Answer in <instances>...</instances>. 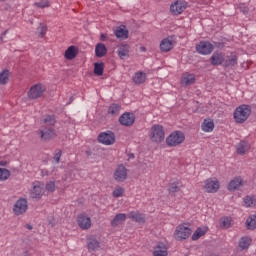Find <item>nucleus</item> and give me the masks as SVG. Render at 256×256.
I'll list each match as a JSON object with an SVG mask.
<instances>
[{
  "instance_id": "a211bd4d",
  "label": "nucleus",
  "mask_w": 256,
  "mask_h": 256,
  "mask_svg": "<svg viewBox=\"0 0 256 256\" xmlns=\"http://www.w3.org/2000/svg\"><path fill=\"white\" fill-rule=\"evenodd\" d=\"M173 47H174L173 38H171V37L164 38L160 42V51L162 53H169V51H171V49H173Z\"/></svg>"
},
{
  "instance_id": "09e8293b",
  "label": "nucleus",
  "mask_w": 256,
  "mask_h": 256,
  "mask_svg": "<svg viewBox=\"0 0 256 256\" xmlns=\"http://www.w3.org/2000/svg\"><path fill=\"white\" fill-rule=\"evenodd\" d=\"M9 161L4 158H0V167H7Z\"/></svg>"
},
{
  "instance_id": "49530a36",
  "label": "nucleus",
  "mask_w": 256,
  "mask_h": 256,
  "mask_svg": "<svg viewBox=\"0 0 256 256\" xmlns=\"http://www.w3.org/2000/svg\"><path fill=\"white\" fill-rule=\"evenodd\" d=\"M63 153L61 152V150H56L55 154H54V161L55 163H59L61 161V155Z\"/></svg>"
},
{
  "instance_id": "1a4fd4ad",
  "label": "nucleus",
  "mask_w": 256,
  "mask_h": 256,
  "mask_svg": "<svg viewBox=\"0 0 256 256\" xmlns=\"http://www.w3.org/2000/svg\"><path fill=\"white\" fill-rule=\"evenodd\" d=\"M127 175V168L123 164H120L115 169L113 177L117 183H123V181L127 180Z\"/></svg>"
},
{
  "instance_id": "e433bc0d",
  "label": "nucleus",
  "mask_w": 256,
  "mask_h": 256,
  "mask_svg": "<svg viewBox=\"0 0 256 256\" xmlns=\"http://www.w3.org/2000/svg\"><path fill=\"white\" fill-rule=\"evenodd\" d=\"M9 83V70L0 72V85H7Z\"/></svg>"
},
{
  "instance_id": "c85d7f7f",
  "label": "nucleus",
  "mask_w": 256,
  "mask_h": 256,
  "mask_svg": "<svg viewBox=\"0 0 256 256\" xmlns=\"http://www.w3.org/2000/svg\"><path fill=\"white\" fill-rule=\"evenodd\" d=\"M225 56L222 53L215 52L211 57L212 65H223Z\"/></svg>"
},
{
  "instance_id": "39448f33",
  "label": "nucleus",
  "mask_w": 256,
  "mask_h": 256,
  "mask_svg": "<svg viewBox=\"0 0 256 256\" xmlns=\"http://www.w3.org/2000/svg\"><path fill=\"white\" fill-rule=\"evenodd\" d=\"M191 233V228L187 227L185 224H180L174 231V239H176V241H185V239L191 237Z\"/></svg>"
},
{
  "instance_id": "a18cd8bd",
  "label": "nucleus",
  "mask_w": 256,
  "mask_h": 256,
  "mask_svg": "<svg viewBox=\"0 0 256 256\" xmlns=\"http://www.w3.org/2000/svg\"><path fill=\"white\" fill-rule=\"evenodd\" d=\"M55 189H57V186L55 185V181H49L47 184H46V190L49 192V193H53L55 191Z\"/></svg>"
},
{
  "instance_id": "f257e3e1",
  "label": "nucleus",
  "mask_w": 256,
  "mask_h": 256,
  "mask_svg": "<svg viewBox=\"0 0 256 256\" xmlns=\"http://www.w3.org/2000/svg\"><path fill=\"white\" fill-rule=\"evenodd\" d=\"M251 115V107L249 105H240L234 111V120L236 123H245Z\"/></svg>"
},
{
  "instance_id": "412c9836",
  "label": "nucleus",
  "mask_w": 256,
  "mask_h": 256,
  "mask_svg": "<svg viewBox=\"0 0 256 256\" xmlns=\"http://www.w3.org/2000/svg\"><path fill=\"white\" fill-rule=\"evenodd\" d=\"M243 187V178L235 177L228 184V191H237V189H241Z\"/></svg>"
},
{
  "instance_id": "72a5a7b5",
  "label": "nucleus",
  "mask_w": 256,
  "mask_h": 256,
  "mask_svg": "<svg viewBox=\"0 0 256 256\" xmlns=\"http://www.w3.org/2000/svg\"><path fill=\"white\" fill-rule=\"evenodd\" d=\"M103 71H105V64L103 62L94 64V74L101 77L103 75Z\"/></svg>"
},
{
  "instance_id": "f704fd0d",
  "label": "nucleus",
  "mask_w": 256,
  "mask_h": 256,
  "mask_svg": "<svg viewBox=\"0 0 256 256\" xmlns=\"http://www.w3.org/2000/svg\"><path fill=\"white\" fill-rule=\"evenodd\" d=\"M247 229H256V215H250L246 220Z\"/></svg>"
},
{
  "instance_id": "a878e982",
  "label": "nucleus",
  "mask_w": 256,
  "mask_h": 256,
  "mask_svg": "<svg viewBox=\"0 0 256 256\" xmlns=\"http://www.w3.org/2000/svg\"><path fill=\"white\" fill-rule=\"evenodd\" d=\"M79 53V49H77L76 46H70L65 51L64 57L68 61H72V59H75Z\"/></svg>"
},
{
  "instance_id": "3c124183",
  "label": "nucleus",
  "mask_w": 256,
  "mask_h": 256,
  "mask_svg": "<svg viewBox=\"0 0 256 256\" xmlns=\"http://www.w3.org/2000/svg\"><path fill=\"white\" fill-rule=\"evenodd\" d=\"M41 173L43 177H47L49 175V171L47 170H42Z\"/></svg>"
},
{
  "instance_id": "f3484780",
  "label": "nucleus",
  "mask_w": 256,
  "mask_h": 256,
  "mask_svg": "<svg viewBox=\"0 0 256 256\" xmlns=\"http://www.w3.org/2000/svg\"><path fill=\"white\" fill-rule=\"evenodd\" d=\"M40 137L44 141H49V139H55L57 137V132L53 128H44L40 130Z\"/></svg>"
},
{
  "instance_id": "bb28decb",
  "label": "nucleus",
  "mask_w": 256,
  "mask_h": 256,
  "mask_svg": "<svg viewBox=\"0 0 256 256\" xmlns=\"http://www.w3.org/2000/svg\"><path fill=\"white\" fill-rule=\"evenodd\" d=\"M250 149H251V145L245 141H241L236 146V151H237L238 155H245V153H249Z\"/></svg>"
},
{
  "instance_id": "c756f323",
  "label": "nucleus",
  "mask_w": 256,
  "mask_h": 256,
  "mask_svg": "<svg viewBox=\"0 0 256 256\" xmlns=\"http://www.w3.org/2000/svg\"><path fill=\"white\" fill-rule=\"evenodd\" d=\"M129 45L122 44L118 47L117 54L120 57V59H125V57L129 56Z\"/></svg>"
},
{
  "instance_id": "f8f14e48",
  "label": "nucleus",
  "mask_w": 256,
  "mask_h": 256,
  "mask_svg": "<svg viewBox=\"0 0 256 256\" xmlns=\"http://www.w3.org/2000/svg\"><path fill=\"white\" fill-rule=\"evenodd\" d=\"M28 209L27 200L21 198L17 200L13 207L14 215H23V213H26Z\"/></svg>"
},
{
  "instance_id": "aec40b11",
  "label": "nucleus",
  "mask_w": 256,
  "mask_h": 256,
  "mask_svg": "<svg viewBox=\"0 0 256 256\" xmlns=\"http://www.w3.org/2000/svg\"><path fill=\"white\" fill-rule=\"evenodd\" d=\"M169 252L167 251V245L165 243H158L153 250V256H167Z\"/></svg>"
},
{
  "instance_id": "37998d69",
  "label": "nucleus",
  "mask_w": 256,
  "mask_h": 256,
  "mask_svg": "<svg viewBox=\"0 0 256 256\" xmlns=\"http://www.w3.org/2000/svg\"><path fill=\"white\" fill-rule=\"evenodd\" d=\"M221 226L224 227V229H229L231 227V218L224 217L220 220Z\"/></svg>"
},
{
  "instance_id": "c03bdc74",
  "label": "nucleus",
  "mask_w": 256,
  "mask_h": 256,
  "mask_svg": "<svg viewBox=\"0 0 256 256\" xmlns=\"http://www.w3.org/2000/svg\"><path fill=\"white\" fill-rule=\"evenodd\" d=\"M44 124L53 127L55 125V117L54 116H46L44 118Z\"/></svg>"
},
{
  "instance_id": "473e14b6",
  "label": "nucleus",
  "mask_w": 256,
  "mask_h": 256,
  "mask_svg": "<svg viewBox=\"0 0 256 256\" xmlns=\"http://www.w3.org/2000/svg\"><path fill=\"white\" fill-rule=\"evenodd\" d=\"M121 113V106L118 104H112L108 108V114L112 115L113 117H117Z\"/></svg>"
},
{
  "instance_id": "4468645a",
  "label": "nucleus",
  "mask_w": 256,
  "mask_h": 256,
  "mask_svg": "<svg viewBox=\"0 0 256 256\" xmlns=\"http://www.w3.org/2000/svg\"><path fill=\"white\" fill-rule=\"evenodd\" d=\"M119 123L124 127H131V125L135 123V115L133 113L126 112L120 116Z\"/></svg>"
},
{
  "instance_id": "ddd939ff",
  "label": "nucleus",
  "mask_w": 256,
  "mask_h": 256,
  "mask_svg": "<svg viewBox=\"0 0 256 256\" xmlns=\"http://www.w3.org/2000/svg\"><path fill=\"white\" fill-rule=\"evenodd\" d=\"M86 243L89 253H95V251H99V249H101V243L95 236L88 237Z\"/></svg>"
},
{
  "instance_id": "2f4dec72",
  "label": "nucleus",
  "mask_w": 256,
  "mask_h": 256,
  "mask_svg": "<svg viewBox=\"0 0 256 256\" xmlns=\"http://www.w3.org/2000/svg\"><path fill=\"white\" fill-rule=\"evenodd\" d=\"M224 67H234V65H237V55L232 54L231 56H227L224 58Z\"/></svg>"
},
{
  "instance_id": "a19ab883",
  "label": "nucleus",
  "mask_w": 256,
  "mask_h": 256,
  "mask_svg": "<svg viewBox=\"0 0 256 256\" xmlns=\"http://www.w3.org/2000/svg\"><path fill=\"white\" fill-rule=\"evenodd\" d=\"M11 177V172L5 168H0V181H7Z\"/></svg>"
},
{
  "instance_id": "cd10ccee",
  "label": "nucleus",
  "mask_w": 256,
  "mask_h": 256,
  "mask_svg": "<svg viewBox=\"0 0 256 256\" xmlns=\"http://www.w3.org/2000/svg\"><path fill=\"white\" fill-rule=\"evenodd\" d=\"M201 129L204 133H211L215 129V123L211 119H205L201 125Z\"/></svg>"
},
{
  "instance_id": "ea45409f",
  "label": "nucleus",
  "mask_w": 256,
  "mask_h": 256,
  "mask_svg": "<svg viewBox=\"0 0 256 256\" xmlns=\"http://www.w3.org/2000/svg\"><path fill=\"white\" fill-rule=\"evenodd\" d=\"M124 194H125V188L121 186H116L114 191L112 192V195L115 198L123 197Z\"/></svg>"
},
{
  "instance_id": "b1692460",
  "label": "nucleus",
  "mask_w": 256,
  "mask_h": 256,
  "mask_svg": "<svg viewBox=\"0 0 256 256\" xmlns=\"http://www.w3.org/2000/svg\"><path fill=\"white\" fill-rule=\"evenodd\" d=\"M195 83V74L184 73L181 78V85L184 87H189V85H193Z\"/></svg>"
},
{
  "instance_id": "0eeeda50",
  "label": "nucleus",
  "mask_w": 256,
  "mask_h": 256,
  "mask_svg": "<svg viewBox=\"0 0 256 256\" xmlns=\"http://www.w3.org/2000/svg\"><path fill=\"white\" fill-rule=\"evenodd\" d=\"M77 223L78 227H80L82 231H87L88 229H91V217H89V215H87L86 213L78 214Z\"/></svg>"
},
{
  "instance_id": "4be33fe9",
  "label": "nucleus",
  "mask_w": 256,
  "mask_h": 256,
  "mask_svg": "<svg viewBox=\"0 0 256 256\" xmlns=\"http://www.w3.org/2000/svg\"><path fill=\"white\" fill-rule=\"evenodd\" d=\"M132 81L135 85H143L147 81V74L143 71H138L133 75Z\"/></svg>"
},
{
  "instance_id": "2eb2a0df",
  "label": "nucleus",
  "mask_w": 256,
  "mask_h": 256,
  "mask_svg": "<svg viewBox=\"0 0 256 256\" xmlns=\"http://www.w3.org/2000/svg\"><path fill=\"white\" fill-rule=\"evenodd\" d=\"M43 193H45L43 184L41 182H36L33 184L30 197H32V199H41V197H43Z\"/></svg>"
},
{
  "instance_id": "864d4df0",
  "label": "nucleus",
  "mask_w": 256,
  "mask_h": 256,
  "mask_svg": "<svg viewBox=\"0 0 256 256\" xmlns=\"http://www.w3.org/2000/svg\"><path fill=\"white\" fill-rule=\"evenodd\" d=\"M0 1H5V0H0Z\"/></svg>"
},
{
  "instance_id": "5701e85b",
  "label": "nucleus",
  "mask_w": 256,
  "mask_h": 256,
  "mask_svg": "<svg viewBox=\"0 0 256 256\" xmlns=\"http://www.w3.org/2000/svg\"><path fill=\"white\" fill-rule=\"evenodd\" d=\"M124 221H127V214L119 213L114 216V218L110 222V225L112 227H119V225H123Z\"/></svg>"
},
{
  "instance_id": "423d86ee",
  "label": "nucleus",
  "mask_w": 256,
  "mask_h": 256,
  "mask_svg": "<svg viewBox=\"0 0 256 256\" xmlns=\"http://www.w3.org/2000/svg\"><path fill=\"white\" fill-rule=\"evenodd\" d=\"M45 91H47V87H45V85L41 83L35 84L31 86L27 93L28 99H39L43 97V93H45Z\"/></svg>"
},
{
  "instance_id": "9d476101",
  "label": "nucleus",
  "mask_w": 256,
  "mask_h": 256,
  "mask_svg": "<svg viewBox=\"0 0 256 256\" xmlns=\"http://www.w3.org/2000/svg\"><path fill=\"white\" fill-rule=\"evenodd\" d=\"M187 9V2L184 0H177L170 6V11L172 15H181L183 11Z\"/></svg>"
},
{
  "instance_id": "58836bf2",
  "label": "nucleus",
  "mask_w": 256,
  "mask_h": 256,
  "mask_svg": "<svg viewBox=\"0 0 256 256\" xmlns=\"http://www.w3.org/2000/svg\"><path fill=\"white\" fill-rule=\"evenodd\" d=\"M34 7H38V9H47V7H51V3L49 0H40L34 3Z\"/></svg>"
},
{
  "instance_id": "dca6fc26",
  "label": "nucleus",
  "mask_w": 256,
  "mask_h": 256,
  "mask_svg": "<svg viewBox=\"0 0 256 256\" xmlns=\"http://www.w3.org/2000/svg\"><path fill=\"white\" fill-rule=\"evenodd\" d=\"M128 219L135 221V223H139V225H145L146 221L145 214L139 212L138 210L129 212Z\"/></svg>"
},
{
  "instance_id": "393cba45",
  "label": "nucleus",
  "mask_w": 256,
  "mask_h": 256,
  "mask_svg": "<svg viewBox=\"0 0 256 256\" xmlns=\"http://www.w3.org/2000/svg\"><path fill=\"white\" fill-rule=\"evenodd\" d=\"M114 35H116L117 39H129V30L125 26H121L116 28Z\"/></svg>"
},
{
  "instance_id": "c9c22d12",
  "label": "nucleus",
  "mask_w": 256,
  "mask_h": 256,
  "mask_svg": "<svg viewBox=\"0 0 256 256\" xmlns=\"http://www.w3.org/2000/svg\"><path fill=\"white\" fill-rule=\"evenodd\" d=\"M243 203L244 207H256V197L246 196Z\"/></svg>"
},
{
  "instance_id": "20e7f679",
  "label": "nucleus",
  "mask_w": 256,
  "mask_h": 256,
  "mask_svg": "<svg viewBox=\"0 0 256 256\" xmlns=\"http://www.w3.org/2000/svg\"><path fill=\"white\" fill-rule=\"evenodd\" d=\"M203 189L205 193H217L221 189V182L217 177H210L204 181Z\"/></svg>"
},
{
  "instance_id": "79ce46f5",
  "label": "nucleus",
  "mask_w": 256,
  "mask_h": 256,
  "mask_svg": "<svg viewBox=\"0 0 256 256\" xmlns=\"http://www.w3.org/2000/svg\"><path fill=\"white\" fill-rule=\"evenodd\" d=\"M169 193H179L181 191V186L179 185V182H173L169 185L168 188Z\"/></svg>"
},
{
  "instance_id": "f03ea898",
  "label": "nucleus",
  "mask_w": 256,
  "mask_h": 256,
  "mask_svg": "<svg viewBox=\"0 0 256 256\" xmlns=\"http://www.w3.org/2000/svg\"><path fill=\"white\" fill-rule=\"evenodd\" d=\"M150 139L153 143H161L165 141V130L159 124H155L150 130Z\"/></svg>"
},
{
  "instance_id": "8fccbe9b",
  "label": "nucleus",
  "mask_w": 256,
  "mask_h": 256,
  "mask_svg": "<svg viewBox=\"0 0 256 256\" xmlns=\"http://www.w3.org/2000/svg\"><path fill=\"white\" fill-rule=\"evenodd\" d=\"M100 41H107V34H101Z\"/></svg>"
},
{
  "instance_id": "de8ad7c7",
  "label": "nucleus",
  "mask_w": 256,
  "mask_h": 256,
  "mask_svg": "<svg viewBox=\"0 0 256 256\" xmlns=\"http://www.w3.org/2000/svg\"><path fill=\"white\" fill-rule=\"evenodd\" d=\"M45 33H47V27L40 26V37H45Z\"/></svg>"
},
{
  "instance_id": "9b49d317",
  "label": "nucleus",
  "mask_w": 256,
  "mask_h": 256,
  "mask_svg": "<svg viewBox=\"0 0 256 256\" xmlns=\"http://www.w3.org/2000/svg\"><path fill=\"white\" fill-rule=\"evenodd\" d=\"M98 141L102 145H113L115 143V134L113 132H102L98 136Z\"/></svg>"
},
{
  "instance_id": "603ef678",
  "label": "nucleus",
  "mask_w": 256,
  "mask_h": 256,
  "mask_svg": "<svg viewBox=\"0 0 256 256\" xmlns=\"http://www.w3.org/2000/svg\"><path fill=\"white\" fill-rule=\"evenodd\" d=\"M140 51H141V53H146L147 52V48L145 46H141L140 47Z\"/></svg>"
},
{
  "instance_id": "7c9ffc66",
  "label": "nucleus",
  "mask_w": 256,
  "mask_h": 256,
  "mask_svg": "<svg viewBox=\"0 0 256 256\" xmlns=\"http://www.w3.org/2000/svg\"><path fill=\"white\" fill-rule=\"evenodd\" d=\"M96 57H105L107 55V47L103 43H98L95 47Z\"/></svg>"
},
{
  "instance_id": "6ab92c4d",
  "label": "nucleus",
  "mask_w": 256,
  "mask_h": 256,
  "mask_svg": "<svg viewBox=\"0 0 256 256\" xmlns=\"http://www.w3.org/2000/svg\"><path fill=\"white\" fill-rule=\"evenodd\" d=\"M208 232H209V227L207 226L198 227L192 234L191 239L192 241H199V239L201 237H204V235H207Z\"/></svg>"
},
{
  "instance_id": "7ed1b4c3",
  "label": "nucleus",
  "mask_w": 256,
  "mask_h": 256,
  "mask_svg": "<svg viewBox=\"0 0 256 256\" xmlns=\"http://www.w3.org/2000/svg\"><path fill=\"white\" fill-rule=\"evenodd\" d=\"M185 141V134L181 131H174L166 138L168 147H177Z\"/></svg>"
},
{
  "instance_id": "6e6552de",
  "label": "nucleus",
  "mask_w": 256,
  "mask_h": 256,
  "mask_svg": "<svg viewBox=\"0 0 256 256\" xmlns=\"http://www.w3.org/2000/svg\"><path fill=\"white\" fill-rule=\"evenodd\" d=\"M213 49H215L213 44L207 41H201L198 45H196V51L200 55H211V53H213Z\"/></svg>"
},
{
  "instance_id": "4c0bfd02",
  "label": "nucleus",
  "mask_w": 256,
  "mask_h": 256,
  "mask_svg": "<svg viewBox=\"0 0 256 256\" xmlns=\"http://www.w3.org/2000/svg\"><path fill=\"white\" fill-rule=\"evenodd\" d=\"M249 245H251V238L243 237L240 239L239 247L241 249H249Z\"/></svg>"
}]
</instances>
